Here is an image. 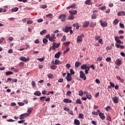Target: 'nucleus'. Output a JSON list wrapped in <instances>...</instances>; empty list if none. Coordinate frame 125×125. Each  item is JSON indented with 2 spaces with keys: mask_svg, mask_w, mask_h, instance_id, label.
Masks as SVG:
<instances>
[{
  "mask_svg": "<svg viewBox=\"0 0 125 125\" xmlns=\"http://www.w3.org/2000/svg\"><path fill=\"white\" fill-rule=\"evenodd\" d=\"M83 38H84V34H82L80 36H77V42L80 43L83 42Z\"/></svg>",
  "mask_w": 125,
  "mask_h": 125,
  "instance_id": "nucleus-1",
  "label": "nucleus"
},
{
  "mask_svg": "<svg viewBox=\"0 0 125 125\" xmlns=\"http://www.w3.org/2000/svg\"><path fill=\"white\" fill-rule=\"evenodd\" d=\"M66 16V14H62L59 16V19H61L62 22H65Z\"/></svg>",
  "mask_w": 125,
  "mask_h": 125,
  "instance_id": "nucleus-2",
  "label": "nucleus"
},
{
  "mask_svg": "<svg viewBox=\"0 0 125 125\" xmlns=\"http://www.w3.org/2000/svg\"><path fill=\"white\" fill-rule=\"evenodd\" d=\"M80 77L81 79H83V81H85L86 80V77H85V74L83 72V71H81L80 72Z\"/></svg>",
  "mask_w": 125,
  "mask_h": 125,
  "instance_id": "nucleus-3",
  "label": "nucleus"
},
{
  "mask_svg": "<svg viewBox=\"0 0 125 125\" xmlns=\"http://www.w3.org/2000/svg\"><path fill=\"white\" fill-rule=\"evenodd\" d=\"M56 39V37H55V34H52L50 37L49 41L50 42H55V40Z\"/></svg>",
  "mask_w": 125,
  "mask_h": 125,
  "instance_id": "nucleus-4",
  "label": "nucleus"
},
{
  "mask_svg": "<svg viewBox=\"0 0 125 125\" xmlns=\"http://www.w3.org/2000/svg\"><path fill=\"white\" fill-rule=\"evenodd\" d=\"M20 60L22 61L23 62H27V61H29V60H30V58L27 57L26 58L25 57H20Z\"/></svg>",
  "mask_w": 125,
  "mask_h": 125,
  "instance_id": "nucleus-5",
  "label": "nucleus"
},
{
  "mask_svg": "<svg viewBox=\"0 0 125 125\" xmlns=\"http://www.w3.org/2000/svg\"><path fill=\"white\" fill-rule=\"evenodd\" d=\"M100 22H101V25L103 27H107V26H108V23H107L106 21L103 22L102 20H101L100 21Z\"/></svg>",
  "mask_w": 125,
  "mask_h": 125,
  "instance_id": "nucleus-6",
  "label": "nucleus"
},
{
  "mask_svg": "<svg viewBox=\"0 0 125 125\" xmlns=\"http://www.w3.org/2000/svg\"><path fill=\"white\" fill-rule=\"evenodd\" d=\"M89 21H85L83 22V28H87L88 26H89Z\"/></svg>",
  "mask_w": 125,
  "mask_h": 125,
  "instance_id": "nucleus-7",
  "label": "nucleus"
},
{
  "mask_svg": "<svg viewBox=\"0 0 125 125\" xmlns=\"http://www.w3.org/2000/svg\"><path fill=\"white\" fill-rule=\"evenodd\" d=\"M115 64L117 66H120V65H122V60L119 59H117L115 62Z\"/></svg>",
  "mask_w": 125,
  "mask_h": 125,
  "instance_id": "nucleus-8",
  "label": "nucleus"
},
{
  "mask_svg": "<svg viewBox=\"0 0 125 125\" xmlns=\"http://www.w3.org/2000/svg\"><path fill=\"white\" fill-rule=\"evenodd\" d=\"M115 40L117 43H119L120 44L123 43L122 42V41L119 40V37H118V36L115 37Z\"/></svg>",
  "mask_w": 125,
  "mask_h": 125,
  "instance_id": "nucleus-9",
  "label": "nucleus"
},
{
  "mask_svg": "<svg viewBox=\"0 0 125 125\" xmlns=\"http://www.w3.org/2000/svg\"><path fill=\"white\" fill-rule=\"evenodd\" d=\"M115 45L117 48H121V49H124L125 46L119 44H115Z\"/></svg>",
  "mask_w": 125,
  "mask_h": 125,
  "instance_id": "nucleus-10",
  "label": "nucleus"
},
{
  "mask_svg": "<svg viewBox=\"0 0 125 125\" xmlns=\"http://www.w3.org/2000/svg\"><path fill=\"white\" fill-rule=\"evenodd\" d=\"M99 116L102 120H105V119L106 118L105 116H104V113H100V114H99Z\"/></svg>",
  "mask_w": 125,
  "mask_h": 125,
  "instance_id": "nucleus-11",
  "label": "nucleus"
},
{
  "mask_svg": "<svg viewBox=\"0 0 125 125\" xmlns=\"http://www.w3.org/2000/svg\"><path fill=\"white\" fill-rule=\"evenodd\" d=\"M112 100H113L114 103H119V99H118V97H113Z\"/></svg>",
  "mask_w": 125,
  "mask_h": 125,
  "instance_id": "nucleus-12",
  "label": "nucleus"
},
{
  "mask_svg": "<svg viewBox=\"0 0 125 125\" xmlns=\"http://www.w3.org/2000/svg\"><path fill=\"white\" fill-rule=\"evenodd\" d=\"M34 95L36 96H41L42 93L40 91H36L34 93Z\"/></svg>",
  "mask_w": 125,
  "mask_h": 125,
  "instance_id": "nucleus-13",
  "label": "nucleus"
},
{
  "mask_svg": "<svg viewBox=\"0 0 125 125\" xmlns=\"http://www.w3.org/2000/svg\"><path fill=\"white\" fill-rule=\"evenodd\" d=\"M69 13L70 14H72L73 15H76V14H77V13H78V11H77V10H69Z\"/></svg>",
  "mask_w": 125,
  "mask_h": 125,
  "instance_id": "nucleus-14",
  "label": "nucleus"
},
{
  "mask_svg": "<svg viewBox=\"0 0 125 125\" xmlns=\"http://www.w3.org/2000/svg\"><path fill=\"white\" fill-rule=\"evenodd\" d=\"M118 16H122L123 15V16H125V11H120L117 13Z\"/></svg>",
  "mask_w": 125,
  "mask_h": 125,
  "instance_id": "nucleus-15",
  "label": "nucleus"
},
{
  "mask_svg": "<svg viewBox=\"0 0 125 125\" xmlns=\"http://www.w3.org/2000/svg\"><path fill=\"white\" fill-rule=\"evenodd\" d=\"M71 29H72V27H66L64 29L65 33H69V31Z\"/></svg>",
  "mask_w": 125,
  "mask_h": 125,
  "instance_id": "nucleus-16",
  "label": "nucleus"
},
{
  "mask_svg": "<svg viewBox=\"0 0 125 125\" xmlns=\"http://www.w3.org/2000/svg\"><path fill=\"white\" fill-rule=\"evenodd\" d=\"M63 101L64 103H72V100L68 99H64Z\"/></svg>",
  "mask_w": 125,
  "mask_h": 125,
  "instance_id": "nucleus-17",
  "label": "nucleus"
},
{
  "mask_svg": "<svg viewBox=\"0 0 125 125\" xmlns=\"http://www.w3.org/2000/svg\"><path fill=\"white\" fill-rule=\"evenodd\" d=\"M60 55H61V52H58L57 54L55 55V58H57L58 59L60 57Z\"/></svg>",
  "mask_w": 125,
  "mask_h": 125,
  "instance_id": "nucleus-18",
  "label": "nucleus"
},
{
  "mask_svg": "<svg viewBox=\"0 0 125 125\" xmlns=\"http://www.w3.org/2000/svg\"><path fill=\"white\" fill-rule=\"evenodd\" d=\"M55 65H61V64H62V62H60L59 60H55Z\"/></svg>",
  "mask_w": 125,
  "mask_h": 125,
  "instance_id": "nucleus-19",
  "label": "nucleus"
},
{
  "mask_svg": "<svg viewBox=\"0 0 125 125\" xmlns=\"http://www.w3.org/2000/svg\"><path fill=\"white\" fill-rule=\"evenodd\" d=\"M116 79H117V80H119V81H120L121 83H124V82H125V80H124V79L121 78V77L119 76H117L116 77Z\"/></svg>",
  "mask_w": 125,
  "mask_h": 125,
  "instance_id": "nucleus-20",
  "label": "nucleus"
},
{
  "mask_svg": "<svg viewBox=\"0 0 125 125\" xmlns=\"http://www.w3.org/2000/svg\"><path fill=\"white\" fill-rule=\"evenodd\" d=\"M85 4H87V5H91L92 4V2H91V0H87L85 1Z\"/></svg>",
  "mask_w": 125,
  "mask_h": 125,
  "instance_id": "nucleus-21",
  "label": "nucleus"
},
{
  "mask_svg": "<svg viewBox=\"0 0 125 125\" xmlns=\"http://www.w3.org/2000/svg\"><path fill=\"white\" fill-rule=\"evenodd\" d=\"M74 124L75 125H81V122H80V121L78 120V119H75Z\"/></svg>",
  "mask_w": 125,
  "mask_h": 125,
  "instance_id": "nucleus-22",
  "label": "nucleus"
},
{
  "mask_svg": "<svg viewBox=\"0 0 125 125\" xmlns=\"http://www.w3.org/2000/svg\"><path fill=\"white\" fill-rule=\"evenodd\" d=\"M68 19L69 20H74V19H75V17L73 15L71 14L68 16Z\"/></svg>",
  "mask_w": 125,
  "mask_h": 125,
  "instance_id": "nucleus-23",
  "label": "nucleus"
},
{
  "mask_svg": "<svg viewBox=\"0 0 125 125\" xmlns=\"http://www.w3.org/2000/svg\"><path fill=\"white\" fill-rule=\"evenodd\" d=\"M52 44H53V50H55L56 48H58V47H57V43L55 42H53Z\"/></svg>",
  "mask_w": 125,
  "mask_h": 125,
  "instance_id": "nucleus-24",
  "label": "nucleus"
},
{
  "mask_svg": "<svg viewBox=\"0 0 125 125\" xmlns=\"http://www.w3.org/2000/svg\"><path fill=\"white\" fill-rule=\"evenodd\" d=\"M87 67V65L85 64H83L81 66L82 70H85Z\"/></svg>",
  "mask_w": 125,
  "mask_h": 125,
  "instance_id": "nucleus-25",
  "label": "nucleus"
},
{
  "mask_svg": "<svg viewBox=\"0 0 125 125\" xmlns=\"http://www.w3.org/2000/svg\"><path fill=\"white\" fill-rule=\"evenodd\" d=\"M6 76H10V75H13L12 71H7L5 72Z\"/></svg>",
  "mask_w": 125,
  "mask_h": 125,
  "instance_id": "nucleus-26",
  "label": "nucleus"
},
{
  "mask_svg": "<svg viewBox=\"0 0 125 125\" xmlns=\"http://www.w3.org/2000/svg\"><path fill=\"white\" fill-rule=\"evenodd\" d=\"M19 9V8H18V7H15V8H13L11 9V12H17V11Z\"/></svg>",
  "mask_w": 125,
  "mask_h": 125,
  "instance_id": "nucleus-27",
  "label": "nucleus"
},
{
  "mask_svg": "<svg viewBox=\"0 0 125 125\" xmlns=\"http://www.w3.org/2000/svg\"><path fill=\"white\" fill-rule=\"evenodd\" d=\"M97 17V14L93 13L92 15V16H91L92 19H96Z\"/></svg>",
  "mask_w": 125,
  "mask_h": 125,
  "instance_id": "nucleus-28",
  "label": "nucleus"
},
{
  "mask_svg": "<svg viewBox=\"0 0 125 125\" xmlns=\"http://www.w3.org/2000/svg\"><path fill=\"white\" fill-rule=\"evenodd\" d=\"M113 24H114V25H118V24H119V20L116 19L113 21Z\"/></svg>",
  "mask_w": 125,
  "mask_h": 125,
  "instance_id": "nucleus-29",
  "label": "nucleus"
},
{
  "mask_svg": "<svg viewBox=\"0 0 125 125\" xmlns=\"http://www.w3.org/2000/svg\"><path fill=\"white\" fill-rule=\"evenodd\" d=\"M56 68H57V66L54 64L52 65L50 67L52 70H56Z\"/></svg>",
  "mask_w": 125,
  "mask_h": 125,
  "instance_id": "nucleus-30",
  "label": "nucleus"
},
{
  "mask_svg": "<svg viewBox=\"0 0 125 125\" xmlns=\"http://www.w3.org/2000/svg\"><path fill=\"white\" fill-rule=\"evenodd\" d=\"M96 25V23H94L93 22H92L90 23V27L91 28H93V27H94Z\"/></svg>",
  "mask_w": 125,
  "mask_h": 125,
  "instance_id": "nucleus-31",
  "label": "nucleus"
},
{
  "mask_svg": "<svg viewBox=\"0 0 125 125\" xmlns=\"http://www.w3.org/2000/svg\"><path fill=\"white\" fill-rule=\"evenodd\" d=\"M47 77L49 79H53V74L49 73L47 75Z\"/></svg>",
  "mask_w": 125,
  "mask_h": 125,
  "instance_id": "nucleus-32",
  "label": "nucleus"
},
{
  "mask_svg": "<svg viewBox=\"0 0 125 125\" xmlns=\"http://www.w3.org/2000/svg\"><path fill=\"white\" fill-rule=\"evenodd\" d=\"M80 64H81V63L79 62H75V67L76 68H78V67L80 66Z\"/></svg>",
  "mask_w": 125,
  "mask_h": 125,
  "instance_id": "nucleus-33",
  "label": "nucleus"
},
{
  "mask_svg": "<svg viewBox=\"0 0 125 125\" xmlns=\"http://www.w3.org/2000/svg\"><path fill=\"white\" fill-rule=\"evenodd\" d=\"M76 103L77 104H82V101H81V99H78L76 101Z\"/></svg>",
  "mask_w": 125,
  "mask_h": 125,
  "instance_id": "nucleus-34",
  "label": "nucleus"
},
{
  "mask_svg": "<svg viewBox=\"0 0 125 125\" xmlns=\"http://www.w3.org/2000/svg\"><path fill=\"white\" fill-rule=\"evenodd\" d=\"M45 33H46V30L45 29H44L40 32V35H41V36H42V35H44V34H45Z\"/></svg>",
  "mask_w": 125,
  "mask_h": 125,
  "instance_id": "nucleus-35",
  "label": "nucleus"
},
{
  "mask_svg": "<svg viewBox=\"0 0 125 125\" xmlns=\"http://www.w3.org/2000/svg\"><path fill=\"white\" fill-rule=\"evenodd\" d=\"M65 79L67 80V82H71V81H72V76L66 77Z\"/></svg>",
  "mask_w": 125,
  "mask_h": 125,
  "instance_id": "nucleus-36",
  "label": "nucleus"
},
{
  "mask_svg": "<svg viewBox=\"0 0 125 125\" xmlns=\"http://www.w3.org/2000/svg\"><path fill=\"white\" fill-rule=\"evenodd\" d=\"M53 15L52 14H48L46 15V17H48V18H52Z\"/></svg>",
  "mask_w": 125,
  "mask_h": 125,
  "instance_id": "nucleus-37",
  "label": "nucleus"
},
{
  "mask_svg": "<svg viewBox=\"0 0 125 125\" xmlns=\"http://www.w3.org/2000/svg\"><path fill=\"white\" fill-rule=\"evenodd\" d=\"M106 120H107V121H109V122H112V118L110 116H107Z\"/></svg>",
  "mask_w": 125,
  "mask_h": 125,
  "instance_id": "nucleus-38",
  "label": "nucleus"
},
{
  "mask_svg": "<svg viewBox=\"0 0 125 125\" xmlns=\"http://www.w3.org/2000/svg\"><path fill=\"white\" fill-rule=\"evenodd\" d=\"M70 72L71 75H75V71L72 68H71L70 70Z\"/></svg>",
  "mask_w": 125,
  "mask_h": 125,
  "instance_id": "nucleus-39",
  "label": "nucleus"
},
{
  "mask_svg": "<svg viewBox=\"0 0 125 125\" xmlns=\"http://www.w3.org/2000/svg\"><path fill=\"white\" fill-rule=\"evenodd\" d=\"M28 116H29V113H27L21 115V117H28Z\"/></svg>",
  "mask_w": 125,
  "mask_h": 125,
  "instance_id": "nucleus-40",
  "label": "nucleus"
},
{
  "mask_svg": "<svg viewBox=\"0 0 125 125\" xmlns=\"http://www.w3.org/2000/svg\"><path fill=\"white\" fill-rule=\"evenodd\" d=\"M103 60V58H102V57H99L97 58V61H102Z\"/></svg>",
  "mask_w": 125,
  "mask_h": 125,
  "instance_id": "nucleus-41",
  "label": "nucleus"
},
{
  "mask_svg": "<svg viewBox=\"0 0 125 125\" xmlns=\"http://www.w3.org/2000/svg\"><path fill=\"white\" fill-rule=\"evenodd\" d=\"M43 42L44 43H47V42H48V40H47V39H45V38H44L43 39Z\"/></svg>",
  "mask_w": 125,
  "mask_h": 125,
  "instance_id": "nucleus-42",
  "label": "nucleus"
},
{
  "mask_svg": "<svg viewBox=\"0 0 125 125\" xmlns=\"http://www.w3.org/2000/svg\"><path fill=\"white\" fill-rule=\"evenodd\" d=\"M79 118H80V119H83V113H80Z\"/></svg>",
  "mask_w": 125,
  "mask_h": 125,
  "instance_id": "nucleus-43",
  "label": "nucleus"
},
{
  "mask_svg": "<svg viewBox=\"0 0 125 125\" xmlns=\"http://www.w3.org/2000/svg\"><path fill=\"white\" fill-rule=\"evenodd\" d=\"M101 38V36L96 35L95 37V39L97 41H98V40H100V38Z\"/></svg>",
  "mask_w": 125,
  "mask_h": 125,
  "instance_id": "nucleus-44",
  "label": "nucleus"
},
{
  "mask_svg": "<svg viewBox=\"0 0 125 125\" xmlns=\"http://www.w3.org/2000/svg\"><path fill=\"white\" fill-rule=\"evenodd\" d=\"M112 59H111V58L110 57H107L105 59V61H106V62H110V61H111Z\"/></svg>",
  "mask_w": 125,
  "mask_h": 125,
  "instance_id": "nucleus-45",
  "label": "nucleus"
},
{
  "mask_svg": "<svg viewBox=\"0 0 125 125\" xmlns=\"http://www.w3.org/2000/svg\"><path fill=\"white\" fill-rule=\"evenodd\" d=\"M44 99H45V96L41 97L40 98V100H41V101H44Z\"/></svg>",
  "mask_w": 125,
  "mask_h": 125,
  "instance_id": "nucleus-46",
  "label": "nucleus"
},
{
  "mask_svg": "<svg viewBox=\"0 0 125 125\" xmlns=\"http://www.w3.org/2000/svg\"><path fill=\"white\" fill-rule=\"evenodd\" d=\"M120 28H122V29H125V24H124L123 23H120Z\"/></svg>",
  "mask_w": 125,
  "mask_h": 125,
  "instance_id": "nucleus-47",
  "label": "nucleus"
},
{
  "mask_svg": "<svg viewBox=\"0 0 125 125\" xmlns=\"http://www.w3.org/2000/svg\"><path fill=\"white\" fill-rule=\"evenodd\" d=\"M79 95H80V96H83V92L82 90L80 91L79 92Z\"/></svg>",
  "mask_w": 125,
  "mask_h": 125,
  "instance_id": "nucleus-48",
  "label": "nucleus"
},
{
  "mask_svg": "<svg viewBox=\"0 0 125 125\" xmlns=\"http://www.w3.org/2000/svg\"><path fill=\"white\" fill-rule=\"evenodd\" d=\"M106 50H110V49H112V47L111 46H107L105 48Z\"/></svg>",
  "mask_w": 125,
  "mask_h": 125,
  "instance_id": "nucleus-49",
  "label": "nucleus"
},
{
  "mask_svg": "<svg viewBox=\"0 0 125 125\" xmlns=\"http://www.w3.org/2000/svg\"><path fill=\"white\" fill-rule=\"evenodd\" d=\"M37 60H38V61H40V62H42V61L44 60V58H38L37 59Z\"/></svg>",
  "mask_w": 125,
  "mask_h": 125,
  "instance_id": "nucleus-50",
  "label": "nucleus"
},
{
  "mask_svg": "<svg viewBox=\"0 0 125 125\" xmlns=\"http://www.w3.org/2000/svg\"><path fill=\"white\" fill-rule=\"evenodd\" d=\"M31 84L33 87H35V86H36V82L35 81H32Z\"/></svg>",
  "mask_w": 125,
  "mask_h": 125,
  "instance_id": "nucleus-51",
  "label": "nucleus"
},
{
  "mask_svg": "<svg viewBox=\"0 0 125 125\" xmlns=\"http://www.w3.org/2000/svg\"><path fill=\"white\" fill-rule=\"evenodd\" d=\"M77 5V3H74L70 6L71 8H75L76 6Z\"/></svg>",
  "mask_w": 125,
  "mask_h": 125,
  "instance_id": "nucleus-52",
  "label": "nucleus"
},
{
  "mask_svg": "<svg viewBox=\"0 0 125 125\" xmlns=\"http://www.w3.org/2000/svg\"><path fill=\"white\" fill-rule=\"evenodd\" d=\"M70 43H71V42H65L64 43V45H66V46H68V45H69V44H70Z\"/></svg>",
  "mask_w": 125,
  "mask_h": 125,
  "instance_id": "nucleus-53",
  "label": "nucleus"
},
{
  "mask_svg": "<svg viewBox=\"0 0 125 125\" xmlns=\"http://www.w3.org/2000/svg\"><path fill=\"white\" fill-rule=\"evenodd\" d=\"M86 96L87 99H89V100L91 99V95L87 94L86 95Z\"/></svg>",
  "mask_w": 125,
  "mask_h": 125,
  "instance_id": "nucleus-54",
  "label": "nucleus"
},
{
  "mask_svg": "<svg viewBox=\"0 0 125 125\" xmlns=\"http://www.w3.org/2000/svg\"><path fill=\"white\" fill-rule=\"evenodd\" d=\"M105 110H106V111H107V112H108V111H109V110H111V106H107L105 108Z\"/></svg>",
  "mask_w": 125,
  "mask_h": 125,
  "instance_id": "nucleus-55",
  "label": "nucleus"
},
{
  "mask_svg": "<svg viewBox=\"0 0 125 125\" xmlns=\"http://www.w3.org/2000/svg\"><path fill=\"white\" fill-rule=\"evenodd\" d=\"M4 38L3 37L1 38L0 39V44H1V43H2L3 41H4Z\"/></svg>",
  "mask_w": 125,
  "mask_h": 125,
  "instance_id": "nucleus-56",
  "label": "nucleus"
},
{
  "mask_svg": "<svg viewBox=\"0 0 125 125\" xmlns=\"http://www.w3.org/2000/svg\"><path fill=\"white\" fill-rule=\"evenodd\" d=\"M66 41V36L64 35L62 39V42H65Z\"/></svg>",
  "mask_w": 125,
  "mask_h": 125,
  "instance_id": "nucleus-57",
  "label": "nucleus"
},
{
  "mask_svg": "<svg viewBox=\"0 0 125 125\" xmlns=\"http://www.w3.org/2000/svg\"><path fill=\"white\" fill-rule=\"evenodd\" d=\"M99 43H101V44H103V40L102 39H99Z\"/></svg>",
  "mask_w": 125,
  "mask_h": 125,
  "instance_id": "nucleus-58",
  "label": "nucleus"
},
{
  "mask_svg": "<svg viewBox=\"0 0 125 125\" xmlns=\"http://www.w3.org/2000/svg\"><path fill=\"white\" fill-rule=\"evenodd\" d=\"M42 21H43L42 19H39L37 20V22H38V23H41V22H42Z\"/></svg>",
  "mask_w": 125,
  "mask_h": 125,
  "instance_id": "nucleus-59",
  "label": "nucleus"
},
{
  "mask_svg": "<svg viewBox=\"0 0 125 125\" xmlns=\"http://www.w3.org/2000/svg\"><path fill=\"white\" fill-rule=\"evenodd\" d=\"M110 86L111 87H115V84L112 82H110Z\"/></svg>",
  "mask_w": 125,
  "mask_h": 125,
  "instance_id": "nucleus-60",
  "label": "nucleus"
},
{
  "mask_svg": "<svg viewBox=\"0 0 125 125\" xmlns=\"http://www.w3.org/2000/svg\"><path fill=\"white\" fill-rule=\"evenodd\" d=\"M27 24H28L29 25H31V24H33V21H27Z\"/></svg>",
  "mask_w": 125,
  "mask_h": 125,
  "instance_id": "nucleus-61",
  "label": "nucleus"
},
{
  "mask_svg": "<svg viewBox=\"0 0 125 125\" xmlns=\"http://www.w3.org/2000/svg\"><path fill=\"white\" fill-rule=\"evenodd\" d=\"M101 10H106V6H103L101 8Z\"/></svg>",
  "mask_w": 125,
  "mask_h": 125,
  "instance_id": "nucleus-62",
  "label": "nucleus"
},
{
  "mask_svg": "<svg viewBox=\"0 0 125 125\" xmlns=\"http://www.w3.org/2000/svg\"><path fill=\"white\" fill-rule=\"evenodd\" d=\"M91 124H92V125H97V124H96V122H95V121H92L91 122Z\"/></svg>",
  "mask_w": 125,
  "mask_h": 125,
  "instance_id": "nucleus-63",
  "label": "nucleus"
},
{
  "mask_svg": "<svg viewBox=\"0 0 125 125\" xmlns=\"http://www.w3.org/2000/svg\"><path fill=\"white\" fill-rule=\"evenodd\" d=\"M18 104L20 106H24V104L23 103H21V102L19 103Z\"/></svg>",
  "mask_w": 125,
  "mask_h": 125,
  "instance_id": "nucleus-64",
  "label": "nucleus"
}]
</instances>
